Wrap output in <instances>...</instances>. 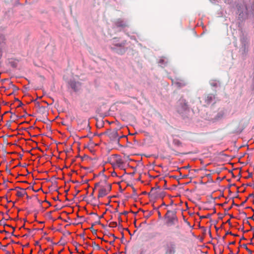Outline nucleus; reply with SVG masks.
<instances>
[{"mask_svg": "<svg viewBox=\"0 0 254 254\" xmlns=\"http://www.w3.org/2000/svg\"><path fill=\"white\" fill-rule=\"evenodd\" d=\"M109 160L114 169L117 168L121 170L125 169V164L121 156L117 154L112 155Z\"/></svg>", "mask_w": 254, "mask_h": 254, "instance_id": "obj_1", "label": "nucleus"}, {"mask_svg": "<svg viewBox=\"0 0 254 254\" xmlns=\"http://www.w3.org/2000/svg\"><path fill=\"white\" fill-rule=\"evenodd\" d=\"M111 186L106 183L102 184L99 189L98 197H103L106 195L111 190Z\"/></svg>", "mask_w": 254, "mask_h": 254, "instance_id": "obj_2", "label": "nucleus"}, {"mask_svg": "<svg viewBox=\"0 0 254 254\" xmlns=\"http://www.w3.org/2000/svg\"><path fill=\"white\" fill-rule=\"evenodd\" d=\"M165 254H175L176 252V245L173 241L167 242L164 247Z\"/></svg>", "mask_w": 254, "mask_h": 254, "instance_id": "obj_3", "label": "nucleus"}, {"mask_svg": "<svg viewBox=\"0 0 254 254\" xmlns=\"http://www.w3.org/2000/svg\"><path fill=\"white\" fill-rule=\"evenodd\" d=\"M178 111L180 113H182L184 111L187 109V105L184 99H180L178 103Z\"/></svg>", "mask_w": 254, "mask_h": 254, "instance_id": "obj_4", "label": "nucleus"}, {"mask_svg": "<svg viewBox=\"0 0 254 254\" xmlns=\"http://www.w3.org/2000/svg\"><path fill=\"white\" fill-rule=\"evenodd\" d=\"M70 85L74 91H76L78 89L80 85L78 82H71Z\"/></svg>", "mask_w": 254, "mask_h": 254, "instance_id": "obj_5", "label": "nucleus"}, {"mask_svg": "<svg viewBox=\"0 0 254 254\" xmlns=\"http://www.w3.org/2000/svg\"><path fill=\"white\" fill-rule=\"evenodd\" d=\"M173 82L174 84L180 87H182L185 85L184 81L181 80H179L177 81H173Z\"/></svg>", "mask_w": 254, "mask_h": 254, "instance_id": "obj_6", "label": "nucleus"}, {"mask_svg": "<svg viewBox=\"0 0 254 254\" xmlns=\"http://www.w3.org/2000/svg\"><path fill=\"white\" fill-rule=\"evenodd\" d=\"M26 193V191L24 189H21L19 190H17L16 192V195L19 197H22L24 196Z\"/></svg>", "mask_w": 254, "mask_h": 254, "instance_id": "obj_7", "label": "nucleus"}, {"mask_svg": "<svg viewBox=\"0 0 254 254\" xmlns=\"http://www.w3.org/2000/svg\"><path fill=\"white\" fill-rule=\"evenodd\" d=\"M117 25L120 27H123L125 26V24L123 21L121 20H119L117 22Z\"/></svg>", "mask_w": 254, "mask_h": 254, "instance_id": "obj_8", "label": "nucleus"}, {"mask_svg": "<svg viewBox=\"0 0 254 254\" xmlns=\"http://www.w3.org/2000/svg\"><path fill=\"white\" fill-rule=\"evenodd\" d=\"M212 97H213V96L211 95H210L207 96V100L208 102H210L212 100Z\"/></svg>", "mask_w": 254, "mask_h": 254, "instance_id": "obj_9", "label": "nucleus"}, {"mask_svg": "<svg viewBox=\"0 0 254 254\" xmlns=\"http://www.w3.org/2000/svg\"><path fill=\"white\" fill-rule=\"evenodd\" d=\"M210 84L212 86H216L217 85L218 83L216 81H212Z\"/></svg>", "mask_w": 254, "mask_h": 254, "instance_id": "obj_10", "label": "nucleus"}, {"mask_svg": "<svg viewBox=\"0 0 254 254\" xmlns=\"http://www.w3.org/2000/svg\"><path fill=\"white\" fill-rule=\"evenodd\" d=\"M111 176L112 177H117V173L116 172L113 171L111 173Z\"/></svg>", "mask_w": 254, "mask_h": 254, "instance_id": "obj_11", "label": "nucleus"}, {"mask_svg": "<svg viewBox=\"0 0 254 254\" xmlns=\"http://www.w3.org/2000/svg\"><path fill=\"white\" fill-rule=\"evenodd\" d=\"M165 62V59H161L160 60L159 63L161 64L162 63Z\"/></svg>", "mask_w": 254, "mask_h": 254, "instance_id": "obj_12", "label": "nucleus"}, {"mask_svg": "<svg viewBox=\"0 0 254 254\" xmlns=\"http://www.w3.org/2000/svg\"><path fill=\"white\" fill-rule=\"evenodd\" d=\"M171 221H172V220H169V221H167V224L168 225H170V222H171Z\"/></svg>", "mask_w": 254, "mask_h": 254, "instance_id": "obj_13", "label": "nucleus"}, {"mask_svg": "<svg viewBox=\"0 0 254 254\" xmlns=\"http://www.w3.org/2000/svg\"><path fill=\"white\" fill-rule=\"evenodd\" d=\"M174 142H175V143H176V144H179V142H176L175 140H174Z\"/></svg>", "mask_w": 254, "mask_h": 254, "instance_id": "obj_14", "label": "nucleus"}, {"mask_svg": "<svg viewBox=\"0 0 254 254\" xmlns=\"http://www.w3.org/2000/svg\"><path fill=\"white\" fill-rule=\"evenodd\" d=\"M246 9L247 11L248 10V8L247 7L246 8Z\"/></svg>", "mask_w": 254, "mask_h": 254, "instance_id": "obj_15", "label": "nucleus"}]
</instances>
